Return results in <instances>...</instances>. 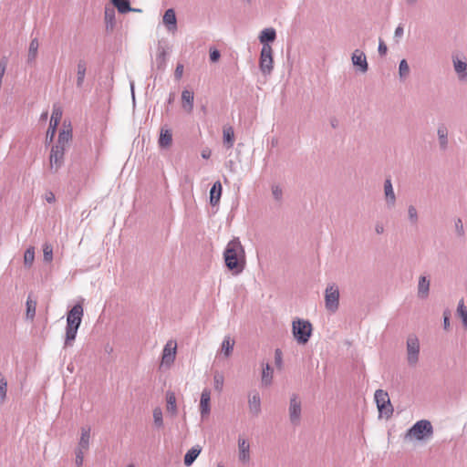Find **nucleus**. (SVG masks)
Returning a JSON list of instances; mask_svg holds the SVG:
<instances>
[{"label":"nucleus","instance_id":"nucleus-1","mask_svg":"<svg viewBox=\"0 0 467 467\" xmlns=\"http://www.w3.org/2000/svg\"><path fill=\"white\" fill-rule=\"evenodd\" d=\"M223 257L227 268L233 273L239 274L244 268L245 253L238 239H234L227 244Z\"/></svg>","mask_w":467,"mask_h":467},{"label":"nucleus","instance_id":"nucleus-2","mask_svg":"<svg viewBox=\"0 0 467 467\" xmlns=\"http://www.w3.org/2000/svg\"><path fill=\"white\" fill-rule=\"evenodd\" d=\"M84 309L81 303L76 304L67 315L65 346H72L81 324Z\"/></svg>","mask_w":467,"mask_h":467},{"label":"nucleus","instance_id":"nucleus-3","mask_svg":"<svg viewBox=\"0 0 467 467\" xmlns=\"http://www.w3.org/2000/svg\"><path fill=\"white\" fill-rule=\"evenodd\" d=\"M312 325L309 321L296 318L292 323V332L295 339L299 344L305 345L312 335Z\"/></svg>","mask_w":467,"mask_h":467},{"label":"nucleus","instance_id":"nucleus-4","mask_svg":"<svg viewBox=\"0 0 467 467\" xmlns=\"http://www.w3.org/2000/svg\"><path fill=\"white\" fill-rule=\"evenodd\" d=\"M433 429L429 420H421L417 421L406 433L405 438L409 440L422 441L430 438Z\"/></svg>","mask_w":467,"mask_h":467},{"label":"nucleus","instance_id":"nucleus-5","mask_svg":"<svg viewBox=\"0 0 467 467\" xmlns=\"http://www.w3.org/2000/svg\"><path fill=\"white\" fill-rule=\"evenodd\" d=\"M375 401L379 412L380 417L389 419L393 413V407L390 403V400L387 391L383 389H378L374 395Z\"/></svg>","mask_w":467,"mask_h":467},{"label":"nucleus","instance_id":"nucleus-6","mask_svg":"<svg viewBox=\"0 0 467 467\" xmlns=\"http://www.w3.org/2000/svg\"><path fill=\"white\" fill-rule=\"evenodd\" d=\"M238 460L243 464H248L251 461V444L244 434H240L237 440Z\"/></svg>","mask_w":467,"mask_h":467},{"label":"nucleus","instance_id":"nucleus-7","mask_svg":"<svg viewBox=\"0 0 467 467\" xmlns=\"http://www.w3.org/2000/svg\"><path fill=\"white\" fill-rule=\"evenodd\" d=\"M177 342L173 339L169 340L163 348L161 367L170 368L176 358Z\"/></svg>","mask_w":467,"mask_h":467},{"label":"nucleus","instance_id":"nucleus-8","mask_svg":"<svg viewBox=\"0 0 467 467\" xmlns=\"http://www.w3.org/2000/svg\"><path fill=\"white\" fill-rule=\"evenodd\" d=\"M326 308L330 312H336L339 305V291L335 285H329L325 293Z\"/></svg>","mask_w":467,"mask_h":467},{"label":"nucleus","instance_id":"nucleus-9","mask_svg":"<svg viewBox=\"0 0 467 467\" xmlns=\"http://www.w3.org/2000/svg\"><path fill=\"white\" fill-rule=\"evenodd\" d=\"M273 49L268 44H265L261 50L260 68L264 74H269L273 69Z\"/></svg>","mask_w":467,"mask_h":467},{"label":"nucleus","instance_id":"nucleus-10","mask_svg":"<svg viewBox=\"0 0 467 467\" xmlns=\"http://www.w3.org/2000/svg\"><path fill=\"white\" fill-rule=\"evenodd\" d=\"M408 362L416 365L419 360L420 341L416 336H410L407 339Z\"/></svg>","mask_w":467,"mask_h":467},{"label":"nucleus","instance_id":"nucleus-11","mask_svg":"<svg viewBox=\"0 0 467 467\" xmlns=\"http://www.w3.org/2000/svg\"><path fill=\"white\" fill-rule=\"evenodd\" d=\"M65 149L66 148L58 145H55L51 149L49 156V167L50 170L54 172L57 171L63 163Z\"/></svg>","mask_w":467,"mask_h":467},{"label":"nucleus","instance_id":"nucleus-12","mask_svg":"<svg viewBox=\"0 0 467 467\" xmlns=\"http://www.w3.org/2000/svg\"><path fill=\"white\" fill-rule=\"evenodd\" d=\"M289 417H290V420L295 424H297L300 420L301 402L296 397H293L290 400Z\"/></svg>","mask_w":467,"mask_h":467},{"label":"nucleus","instance_id":"nucleus-13","mask_svg":"<svg viewBox=\"0 0 467 467\" xmlns=\"http://www.w3.org/2000/svg\"><path fill=\"white\" fill-rule=\"evenodd\" d=\"M211 411V392L203 389L200 400V412L202 418L207 417Z\"/></svg>","mask_w":467,"mask_h":467},{"label":"nucleus","instance_id":"nucleus-14","mask_svg":"<svg viewBox=\"0 0 467 467\" xmlns=\"http://www.w3.org/2000/svg\"><path fill=\"white\" fill-rule=\"evenodd\" d=\"M72 139V129L69 124H63V127L58 134V140L56 145L66 148Z\"/></svg>","mask_w":467,"mask_h":467},{"label":"nucleus","instance_id":"nucleus-15","mask_svg":"<svg viewBox=\"0 0 467 467\" xmlns=\"http://www.w3.org/2000/svg\"><path fill=\"white\" fill-rule=\"evenodd\" d=\"M352 63L354 66L359 67L362 72L368 70V62L364 53L358 49L355 50L352 55Z\"/></svg>","mask_w":467,"mask_h":467},{"label":"nucleus","instance_id":"nucleus-16","mask_svg":"<svg viewBox=\"0 0 467 467\" xmlns=\"http://www.w3.org/2000/svg\"><path fill=\"white\" fill-rule=\"evenodd\" d=\"M193 99L194 95L193 92L191 90H183L182 93V108L188 112L191 113L193 109Z\"/></svg>","mask_w":467,"mask_h":467},{"label":"nucleus","instance_id":"nucleus-17","mask_svg":"<svg viewBox=\"0 0 467 467\" xmlns=\"http://www.w3.org/2000/svg\"><path fill=\"white\" fill-rule=\"evenodd\" d=\"M202 447L200 445H195L192 447L184 455V464L186 466H191L193 462L198 458V456L202 452Z\"/></svg>","mask_w":467,"mask_h":467},{"label":"nucleus","instance_id":"nucleus-18","mask_svg":"<svg viewBox=\"0 0 467 467\" xmlns=\"http://www.w3.org/2000/svg\"><path fill=\"white\" fill-rule=\"evenodd\" d=\"M166 409L171 416H176L178 413L176 396L172 391H167L166 393Z\"/></svg>","mask_w":467,"mask_h":467},{"label":"nucleus","instance_id":"nucleus-19","mask_svg":"<svg viewBox=\"0 0 467 467\" xmlns=\"http://www.w3.org/2000/svg\"><path fill=\"white\" fill-rule=\"evenodd\" d=\"M90 442V428L86 427L81 429V436L77 449L81 451H88Z\"/></svg>","mask_w":467,"mask_h":467},{"label":"nucleus","instance_id":"nucleus-20","mask_svg":"<svg viewBox=\"0 0 467 467\" xmlns=\"http://www.w3.org/2000/svg\"><path fill=\"white\" fill-rule=\"evenodd\" d=\"M172 143V134L171 131L168 129L161 128L160 138H159V145L161 148H170Z\"/></svg>","mask_w":467,"mask_h":467},{"label":"nucleus","instance_id":"nucleus-21","mask_svg":"<svg viewBox=\"0 0 467 467\" xmlns=\"http://www.w3.org/2000/svg\"><path fill=\"white\" fill-rule=\"evenodd\" d=\"M222 195V184L220 182L213 183L210 191V203L215 206L219 203Z\"/></svg>","mask_w":467,"mask_h":467},{"label":"nucleus","instance_id":"nucleus-22","mask_svg":"<svg viewBox=\"0 0 467 467\" xmlns=\"http://www.w3.org/2000/svg\"><path fill=\"white\" fill-rule=\"evenodd\" d=\"M87 72V63L85 60H79L77 64V86L78 88L82 87L85 76Z\"/></svg>","mask_w":467,"mask_h":467},{"label":"nucleus","instance_id":"nucleus-23","mask_svg":"<svg viewBox=\"0 0 467 467\" xmlns=\"http://www.w3.org/2000/svg\"><path fill=\"white\" fill-rule=\"evenodd\" d=\"M223 143L228 149H231L234 143V131L233 127L225 126L223 130Z\"/></svg>","mask_w":467,"mask_h":467},{"label":"nucleus","instance_id":"nucleus-24","mask_svg":"<svg viewBox=\"0 0 467 467\" xmlns=\"http://www.w3.org/2000/svg\"><path fill=\"white\" fill-rule=\"evenodd\" d=\"M163 23L171 30L176 29V16L173 9H168L163 16Z\"/></svg>","mask_w":467,"mask_h":467},{"label":"nucleus","instance_id":"nucleus-25","mask_svg":"<svg viewBox=\"0 0 467 467\" xmlns=\"http://www.w3.org/2000/svg\"><path fill=\"white\" fill-rule=\"evenodd\" d=\"M249 409L250 411L254 415H257L259 413L261 409V400L258 393H255L252 397H250Z\"/></svg>","mask_w":467,"mask_h":467},{"label":"nucleus","instance_id":"nucleus-26","mask_svg":"<svg viewBox=\"0 0 467 467\" xmlns=\"http://www.w3.org/2000/svg\"><path fill=\"white\" fill-rule=\"evenodd\" d=\"M275 30L274 28H265L264 29L259 36L260 42L264 45L266 42H272L275 39Z\"/></svg>","mask_w":467,"mask_h":467},{"label":"nucleus","instance_id":"nucleus-27","mask_svg":"<svg viewBox=\"0 0 467 467\" xmlns=\"http://www.w3.org/2000/svg\"><path fill=\"white\" fill-rule=\"evenodd\" d=\"M234 343V340L231 337L227 336L224 337L222 343V351L224 353L225 357H229L232 354Z\"/></svg>","mask_w":467,"mask_h":467},{"label":"nucleus","instance_id":"nucleus-28","mask_svg":"<svg viewBox=\"0 0 467 467\" xmlns=\"http://www.w3.org/2000/svg\"><path fill=\"white\" fill-rule=\"evenodd\" d=\"M273 380V369L270 368L269 364H265L263 368L262 372V383L265 386H269Z\"/></svg>","mask_w":467,"mask_h":467},{"label":"nucleus","instance_id":"nucleus-29","mask_svg":"<svg viewBox=\"0 0 467 467\" xmlns=\"http://www.w3.org/2000/svg\"><path fill=\"white\" fill-rule=\"evenodd\" d=\"M39 42L36 38L31 40L28 47V59L34 61L37 57Z\"/></svg>","mask_w":467,"mask_h":467},{"label":"nucleus","instance_id":"nucleus-30","mask_svg":"<svg viewBox=\"0 0 467 467\" xmlns=\"http://www.w3.org/2000/svg\"><path fill=\"white\" fill-rule=\"evenodd\" d=\"M36 302L30 296L26 300V317L33 320L36 315Z\"/></svg>","mask_w":467,"mask_h":467},{"label":"nucleus","instance_id":"nucleus-31","mask_svg":"<svg viewBox=\"0 0 467 467\" xmlns=\"http://www.w3.org/2000/svg\"><path fill=\"white\" fill-rule=\"evenodd\" d=\"M113 5L117 7L119 12L127 13L130 11V3L128 0H111Z\"/></svg>","mask_w":467,"mask_h":467},{"label":"nucleus","instance_id":"nucleus-32","mask_svg":"<svg viewBox=\"0 0 467 467\" xmlns=\"http://www.w3.org/2000/svg\"><path fill=\"white\" fill-rule=\"evenodd\" d=\"M385 195H386V199L390 202L391 204L394 203L395 202V194H394V192H393V188H392V184L390 182V180H387L385 182Z\"/></svg>","mask_w":467,"mask_h":467},{"label":"nucleus","instance_id":"nucleus-33","mask_svg":"<svg viewBox=\"0 0 467 467\" xmlns=\"http://www.w3.org/2000/svg\"><path fill=\"white\" fill-rule=\"evenodd\" d=\"M34 260H35V248L34 247H29L25 252L24 263H25L26 265L30 267L33 265Z\"/></svg>","mask_w":467,"mask_h":467},{"label":"nucleus","instance_id":"nucleus-34","mask_svg":"<svg viewBox=\"0 0 467 467\" xmlns=\"http://www.w3.org/2000/svg\"><path fill=\"white\" fill-rule=\"evenodd\" d=\"M7 381L5 378L0 374V403H3L6 399Z\"/></svg>","mask_w":467,"mask_h":467},{"label":"nucleus","instance_id":"nucleus-35","mask_svg":"<svg viewBox=\"0 0 467 467\" xmlns=\"http://www.w3.org/2000/svg\"><path fill=\"white\" fill-rule=\"evenodd\" d=\"M430 282L426 279V277H420L419 281V294L421 296H426L429 291Z\"/></svg>","mask_w":467,"mask_h":467},{"label":"nucleus","instance_id":"nucleus-36","mask_svg":"<svg viewBox=\"0 0 467 467\" xmlns=\"http://www.w3.org/2000/svg\"><path fill=\"white\" fill-rule=\"evenodd\" d=\"M43 257L46 262L50 263L53 260V247L49 244L43 245Z\"/></svg>","mask_w":467,"mask_h":467},{"label":"nucleus","instance_id":"nucleus-37","mask_svg":"<svg viewBox=\"0 0 467 467\" xmlns=\"http://www.w3.org/2000/svg\"><path fill=\"white\" fill-rule=\"evenodd\" d=\"M153 420L157 427L161 428L163 426L162 410L161 408L153 410Z\"/></svg>","mask_w":467,"mask_h":467},{"label":"nucleus","instance_id":"nucleus-38","mask_svg":"<svg viewBox=\"0 0 467 467\" xmlns=\"http://www.w3.org/2000/svg\"><path fill=\"white\" fill-rule=\"evenodd\" d=\"M457 311L462 318V322L465 327L467 328V310L462 300L460 301Z\"/></svg>","mask_w":467,"mask_h":467},{"label":"nucleus","instance_id":"nucleus-39","mask_svg":"<svg viewBox=\"0 0 467 467\" xmlns=\"http://www.w3.org/2000/svg\"><path fill=\"white\" fill-rule=\"evenodd\" d=\"M438 135H439L441 145L442 147H445L447 144V135H448L447 129L445 127L439 128Z\"/></svg>","mask_w":467,"mask_h":467},{"label":"nucleus","instance_id":"nucleus-40","mask_svg":"<svg viewBox=\"0 0 467 467\" xmlns=\"http://www.w3.org/2000/svg\"><path fill=\"white\" fill-rule=\"evenodd\" d=\"M275 366L279 369L282 368V367H283V353L279 348L275 349Z\"/></svg>","mask_w":467,"mask_h":467},{"label":"nucleus","instance_id":"nucleus-41","mask_svg":"<svg viewBox=\"0 0 467 467\" xmlns=\"http://www.w3.org/2000/svg\"><path fill=\"white\" fill-rule=\"evenodd\" d=\"M454 68L458 74L465 73L467 65L463 61L454 60Z\"/></svg>","mask_w":467,"mask_h":467},{"label":"nucleus","instance_id":"nucleus-42","mask_svg":"<svg viewBox=\"0 0 467 467\" xmlns=\"http://www.w3.org/2000/svg\"><path fill=\"white\" fill-rule=\"evenodd\" d=\"M400 77H405L409 74L410 68L407 61L405 59H402L400 63Z\"/></svg>","mask_w":467,"mask_h":467},{"label":"nucleus","instance_id":"nucleus-43","mask_svg":"<svg viewBox=\"0 0 467 467\" xmlns=\"http://www.w3.org/2000/svg\"><path fill=\"white\" fill-rule=\"evenodd\" d=\"M62 115H63V110H62L61 107L55 105L53 107L51 118L56 119L57 120H61Z\"/></svg>","mask_w":467,"mask_h":467},{"label":"nucleus","instance_id":"nucleus-44","mask_svg":"<svg viewBox=\"0 0 467 467\" xmlns=\"http://www.w3.org/2000/svg\"><path fill=\"white\" fill-rule=\"evenodd\" d=\"M223 386V377L221 374H216L214 376V388L215 389L221 391Z\"/></svg>","mask_w":467,"mask_h":467},{"label":"nucleus","instance_id":"nucleus-45","mask_svg":"<svg viewBox=\"0 0 467 467\" xmlns=\"http://www.w3.org/2000/svg\"><path fill=\"white\" fill-rule=\"evenodd\" d=\"M87 451H81L79 449H77L76 451V464L80 467L83 464L84 461V454Z\"/></svg>","mask_w":467,"mask_h":467},{"label":"nucleus","instance_id":"nucleus-46","mask_svg":"<svg viewBox=\"0 0 467 467\" xmlns=\"http://www.w3.org/2000/svg\"><path fill=\"white\" fill-rule=\"evenodd\" d=\"M56 130H57V128L55 127H52L49 125L48 129H47V135H46V140L48 141V142H52L54 138H55V134H56Z\"/></svg>","mask_w":467,"mask_h":467},{"label":"nucleus","instance_id":"nucleus-47","mask_svg":"<svg viewBox=\"0 0 467 467\" xmlns=\"http://www.w3.org/2000/svg\"><path fill=\"white\" fill-rule=\"evenodd\" d=\"M183 65L182 64H178L176 68H175V72H174V76L177 79H180L182 77V74H183Z\"/></svg>","mask_w":467,"mask_h":467},{"label":"nucleus","instance_id":"nucleus-48","mask_svg":"<svg viewBox=\"0 0 467 467\" xmlns=\"http://www.w3.org/2000/svg\"><path fill=\"white\" fill-rule=\"evenodd\" d=\"M273 195L276 200H280L282 197V190L279 188V186H273L272 188Z\"/></svg>","mask_w":467,"mask_h":467},{"label":"nucleus","instance_id":"nucleus-49","mask_svg":"<svg viewBox=\"0 0 467 467\" xmlns=\"http://www.w3.org/2000/svg\"><path fill=\"white\" fill-rule=\"evenodd\" d=\"M409 216L412 222H416L417 220V211L413 206L409 208Z\"/></svg>","mask_w":467,"mask_h":467},{"label":"nucleus","instance_id":"nucleus-50","mask_svg":"<svg viewBox=\"0 0 467 467\" xmlns=\"http://www.w3.org/2000/svg\"><path fill=\"white\" fill-rule=\"evenodd\" d=\"M220 58V53L218 50L214 49V50H211L210 52V59L213 61V62H216L218 59Z\"/></svg>","mask_w":467,"mask_h":467},{"label":"nucleus","instance_id":"nucleus-51","mask_svg":"<svg viewBox=\"0 0 467 467\" xmlns=\"http://www.w3.org/2000/svg\"><path fill=\"white\" fill-rule=\"evenodd\" d=\"M45 200L49 202V203H52L56 201V197H55V194L52 192H47L45 193Z\"/></svg>","mask_w":467,"mask_h":467},{"label":"nucleus","instance_id":"nucleus-52","mask_svg":"<svg viewBox=\"0 0 467 467\" xmlns=\"http://www.w3.org/2000/svg\"><path fill=\"white\" fill-rule=\"evenodd\" d=\"M379 52L381 55H385L387 52V47L381 40L379 41Z\"/></svg>","mask_w":467,"mask_h":467},{"label":"nucleus","instance_id":"nucleus-53","mask_svg":"<svg viewBox=\"0 0 467 467\" xmlns=\"http://www.w3.org/2000/svg\"><path fill=\"white\" fill-rule=\"evenodd\" d=\"M403 35V27L401 26H399L395 30V36L400 37Z\"/></svg>","mask_w":467,"mask_h":467},{"label":"nucleus","instance_id":"nucleus-54","mask_svg":"<svg viewBox=\"0 0 467 467\" xmlns=\"http://www.w3.org/2000/svg\"><path fill=\"white\" fill-rule=\"evenodd\" d=\"M211 156V150L209 149L203 150L202 151V157L204 159H209Z\"/></svg>","mask_w":467,"mask_h":467},{"label":"nucleus","instance_id":"nucleus-55","mask_svg":"<svg viewBox=\"0 0 467 467\" xmlns=\"http://www.w3.org/2000/svg\"><path fill=\"white\" fill-rule=\"evenodd\" d=\"M60 120H57L56 119H52L50 118V122H49V125L52 126V127H55L57 128V125L59 124Z\"/></svg>","mask_w":467,"mask_h":467},{"label":"nucleus","instance_id":"nucleus-56","mask_svg":"<svg viewBox=\"0 0 467 467\" xmlns=\"http://www.w3.org/2000/svg\"><path fill=\"white\" fill-rule=\"evenodd\" d=\"M60 120H57L56 119H52L50 118V122H49V125L52 126V127H55L57 128V125L59 124Z\"/></svg>","mask_w":467,"mask_h":467},{"label":"nucleus","instance_id":"nucleus-57","mask_svg":"<svg viewBox=\"0 0 467 467\" xmlns=\"http://www.w3.org/2000/svg\"><path fill=\"white\" fill-rule=\"evenodd\" d=\"M449 325H450V323H449V317L445 315V316H444V327H445V329H447V328H448Z\"/></svg>","mask_w":467,"mask_h":467},{"label":"nucleus","instance_id":"nucleus-58","mask_svg":"<svg viewBox=\"0 0 467 467\" xmlns=\"http://www.w3.org/2000/svg\"><path fill=\"white\" fill-rule=\"evenodd\" d=\"M383 230H384V229H383V226H382V225L378 224V225L376 226V232H377L378 234H381V233H383Z\"/></svg>","mask_w":467,"mask_h":467},{"label":"nucleus","instance_id":"nucleus-59","mask_svg":"<svg viewBox=\"0 0 467 467\" xmlns=\"http://www.w3.org/2000/svg\"><path fill=\"white\" fill-rule=\"evenodd\" d=\"M456 227L462 231V222L459 220L458 221V223L456 224Z\"/></svg>","mask_w":467,"mask_h":467},{"label":"nucleus","instance_id":"nucleus-60","mask_svg":"<svg viewBox=\"0 0 467 467\" xmlns=\"http://www.w3.org/2000/svg\"><path fill=\"white\" fill-rule=\"evenodd\" d=\"M407 2L410 3V4H412V3H415L416 0H407Z\"/></svg>","mask_w":467,"mask_h":467},{"label":"nucleus","instance_id":"nucleus-61","mask_svg":"<svg viewBox=\"0 0 467 467\" xmlns=\"http://www.w3.org/2000/svg\"><path fill=\"white\" fill-rule=\"evenodd\" d=\"M47 113H45V114L42 115L43 119H47Z\"/></svg>","mask_w":467,"mask_h":467},{"label":"nucleus","instance_id":"nucleus-62","mask_svg":"<svg viewBox=\"0 0 467 467\" xmlns=\"http://www.w3.org/2000/svg\"><path fill=\"white\" fill-rule=\"evenodd\" d=\"M217 467H223L222 464H218Z\"/></svg>","mask_w":467,"mask_h":467},{"label":"nucleus","instance_id":"nucleus-63","mask_svg":"<svg viewBox=\"0 0 467 467\" xmlns=\"http://www.w3.org/2000/svg\"><path fill=\"white\" fill-rule=\"evenodd\" d=\"M129 467H134L133 465H130Z\"/></svg>","mask_w":467,"mask_h":467},{"label":"nucleus","instance_id":"nucleus-64","mask_svg":"<svg viewBox=\"0 0 467 467\" xmlns=\"http://www.w3.org/2000/svg\"><path fill=\"white\" fill-rule=\"evenodd\" d=\"M247 1L249 2L250 0H247Z\"/></svg>","mask_w":467,"mask_h":467}]
</instances>
